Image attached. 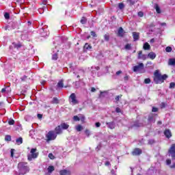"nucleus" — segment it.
<instances>
[{
  "instance_id": "f257e3e1",
  "label": "nucleus",
  "mask_w": 175,
  "mask_h": 175,
  "mask_svg": "<svg viewBox=\"0 0 175 175\" xmlns=\"http://www.w3.org/2000/svg\"><path fill=\"white\" fill-rule=\"evenodd\" d=\"M18 169L19 172V174H27L28 172H29V167L28 166V163L25 162H21L18 164Z\"/></svg>"
},
{
  "instance_id": "f03ea898",
  "label": "nucleus",
  "mask_w": 175,
  "mask_h": 175,
  "mask_svg": "<svg viewBox=\"0 0 175 175\" xmlns=\"http://www.w3.org/2000/svg\"><path fill=\"white\" fill-rule=\"evenodd\" d=\"M39 155L38 153L36 152V148H31L30 151V154L27 156L28 161H32L33 159H36L38 156Z\"/></svg>"
},
{
  "instance_id": "7ed1b4c3",
  "label": "nucleus",
  "mask_w": 175,
  "mask_h": 175,
  "mask_svg": "<svg viewBox=\"0 0 175 175\" xmlns=\"http://www.w3.org/2000/svg\"><path fill=\"white\" fill-rule=\"evenodd\" d=\"M154 81L156 84L162 83V75L158 70L154 72Z\"/></svg>"
},
{
  "instance_id": "20e7f679",
  "label": "nucleus",
  "mask_w": 175,
  "mask_h": 175,
  "mask_svg": "<svg viewBox=\"0 0 175 175\" xmlns=\"http://www.w3.org/2000/svg\"><path fill=\"white\" fill-rule=\"evenodd\" d=\"M46 142L55 140V139H57V134L55 133L54 131H51L46 134Z\"/></svg>"
},
{
  "instance_id": "39448f33",
  "label": "nucleus",
  "mask_w": 175,
  "mask_h": 175,
  "mask_svg": "<svg viewBox=\"0 0 175 175\" xmlns=\"http://www.w3.org/2000/svg\"><path fill=\"white\" fill-rule=\"evenodd\" d=\"M144 69V64L143 63H139L138 65L135 66L133 68V72H142Z\"/></svg>"
},
{
  "instance_id": "423d86ee",
  "label": "nucleus",
  "mask_w": 175,
  "mask_h": 175,
  "mask_svg": "<svg viewBox=\"0 0 175 175\" xmlns=\"http://www.w3.org/2000/svg\"><path fill=\"white\" fill-rule=\"evenodd\" d=\"M69 100L72 105H78L79 104V101L76 98V94L74 93L71 94V95L70 96Z\"/></svg>"
},
{
  "instance_id": "0eeeda50",
  "label": "nucleus",
  "mask_w": 175,
  "mask_h": 175,
  "mask_svg": "<svg viewBox=\"0 0 175 175\" xmlns=\"http://www.w3.org/2000/svg\"><path fill=\"white\" fill-rule=\"evenodd\" d=\"M169 155L172 157V159H175V144H172L169 150Z\"/></svg>"
},
{
  "instance_id": "6e6552de",
  "label": "nucleus",
  "mask_w": 175,
  "mask_h": 175,
  "mask_svg": "<svg viewBox=\"0 0 175 175\" xmlns=\"http://www.w3.org/2000/svg\"><path fill=\"white\" fill-rule=\"evenodd\" d=\"M107 128L109 129H116V122H107L106 123Z\"/></svg>"
},
{
  "instance_id": "1a4fd4ad",
  "label": "nucleus",
  "mask_w": 175,
  "mask_h": 175,
  "mask_svg": "<svg viewBox=\"0 0 175 175\" xmlns=\"http://www.w3.org/2000/svg\"><path fill=\"white\" fill-rule=\"evenodd\" d=\"M56 135H61V133H62V128L61 127V126H58L55 128V133Z\"/></svg>"
},
{
  "instance_id": "9d476101",
  "label": "nucleus",
  "mask_w": 175,
  "mask_h": 175,
  "mask_svg": "<svg viewBox=\"0 0 175 175\" xmlns=\"http://www.w3.org/2000/svg\"><path fill=\"white\" fill-rule=\"evenodd\" d=\"M164 135L167 139H170V137H172V132H170V130L166 129L164 131Z\"/></svg>"
},
{
  "instance_id": "9b49d317",
  "label": "nucleus",
  "mask_w": 175,
  "mask_h": 175,
  "mask_svg": "<svg viewBox=\"0 0 175 175\" xmlns=\"http://www.w3.org/2000/svg\"><path fill=\"white\" fill-rule=\"evenodd\" d=\"M60 175H70L71 173L69 170H63L59 172Z\"/></svg>"
},
{
  "instance_id": "f8f14e48",
  "label": "nucleus",
  "mask_w": 175,
  "mask_h": 175,
  "mask_svg": "<svg viewBox=\"0 0 175 175\" xmlns=\"http://www.w3.org/2000/svg\"><path fill=\"white\" fill-rule=\"evenodd\" d=\"M148 57L150 59H155V58L157 57V54H155V53L154 52H150L148 53Z\"/></svg>"
},
{
  "instance_id": "ddd939ff",
  "label": "nucleus",
  "mask_w": 175,
  "mask_h": 175,
  "mask_svg": "<svg viewBox=\"0 0 175 175\" xmlns=\"http://www.w3.org/2000/svg\"><path fill=\"white\" fill-rule=\"evenodd\" d=\"M132 154L133 155H140V154H142V150L139 148H135Z\"/></svg>"
},
{
  "instance_id": "4468645a",
  "label": "nucleus",
  "mask_w": 175,
  "mask_h": 175,
  "mask_svg": "<svg viewBox=\"0 0 175 175\" xmlns=\"http://www.w3.org/2000/svg\"><path fill=\"white\" fill-rule=\"evenodd\" d=\"M118 36L122 37L124 36V29L122 27H120L118 31Z\"/></svg>"
},
{
  "instance_id": "2eb2a0df",
  "label": "nucleus",
  "mask_w": 175,
  "mask_h": 175,
  "mask_svg": "<svg viewBox=\"0 0 175 175\" xmlns=\"http://www.w3.org/2000/svg\"><path fill=\"white\" fill-rule=\"evenodd\" d=\"M139 33H137V32H133V38L135 41L139 40Z\"/></svg>"
},
{
  "instance_id": "dca6fc26",
  "label": "nucleus",
  "mask_w": 175,
  "mask_h": 175,
  "mask_svg": "<svg viewBox=\"0 0 175 175\" xmlns=\"http://www.w3.org/2000/svg\"><path fill=\"white\" fill-rule=\"evenodd\" d=\"M143 49L144 50H150L151 49V46H150V44H148V42H146L144 44Z\"/></svg>"
},
{
  "instance_id": "f3484780",
  "label": "nucleus",
  "mask_w": 175,
  "mask_h": 175,
  "mask_svg": "<svg viewBox=\"0 0 175 175\" xmlns=\"http://www.w3.org/2000/svg\"><path fill=\"white\" fill-rule=\"evenodd\" d=\"M60 127L62 129H68V128H69V124L66 123H62Z\"/></svg>"
},
{
  "instance_id": "a211bd4d",
  "label": "nucleus",
  "mask_w": 175,
  "mask_h": 175,
  "mask_svg": "<svg viewBox=\"0 0 175 175\" xmlns=\"http://www.w3.org/2000/svg\"><path fill=\"white\" fill-rule=\"evenodd\" d=\"M168 65L171 66H174L175 65V59H170L168 61Z\"/></svg>"
},
{
  "instance_id": "6ab92c4d",
  "label": "nucleus",
  "mask_w": 175,
  "mask_h": 175,
  "mask_svg": "<svg viewBox=\"0 0 175 175\" xmlns=\"http://www.w3.org/2000/svg\"><path fill=\"white\" fill-rule=\"evenodd\" d=\"M47 170H48V173L51 174V173H53V172H54L55 170L54 166L53 165L49 166Z\"/></svg>"
},
{
  "instance_id": "aec40b11",
  "label": "nucleus",
  "mask_w": 175,
  "mask_h": 175,
  "mask_svg": "<svg viewBox=\"0 0 175 175\" xmlns=\"http://www.w3.org/2000/svg\"><path fill=\"white\" fill-rule=\"evenodd\" d=\"M75 129H76V131H77V132H81V131H83V126L79 124L75 126Z\"/></svg>"
},
{
  "instance_id": "412c9836",
  "label": "nucleus",
  "mask_w": 175,
  "mask_h": 175,
  "mask_svg": "<svg viewBox=\"0 0 175 175\" xmlns=\"http://www.w3.org/2000/svg\"><path fill=\"white\" fill-rule=\"evenodd\" d=\"M14 49H21V47H22V44L20 43L16 44L15 42L12 43Z\"/></svg>"
},
{
  "instance_id": "4be33fe9",
  "label": "nucleus",
  "mask_w": 175,
  "mask_h": 175,
  "mask_svg": "<svg viewBox=\"0 0 175 175\" xmlns=\"http://www.w3.org/2000/svg\"><path fill=\"white\" fill-rule=\"evenodd\" d=\"M16 142L18 146H20V144H23V137H19L16 139Z\"/></svg>"
},
{
  "instance_id": "5701e85b",
  "label": "nucleus",
  "mask_w": 175,
  "mask_h": 175,
  "mask_svg": "<svg viewBox=\"0 0 175 175\" xmlns=\"http://www.w3.org/2000/svg\"><path fill=\"white\" fill-rule=\"evenodd\" d=\"M92 49V46L90 45L88 43H86L84 46V50H91Z\"/></svg>"
},
{
  "instance_id": "b1692460",
  "label": "nucleus",
  "mask_w": 175,
  "mask_h": 175,
  "mask_svg": "<svg viewBox=\"0 0 175 175\" xmlns=\"http://www.w3.org/2000/svg\"><path fill=\"white\" fill-rule=\"evenodd\" d=\"M57 87L59 88H64V81H60L57 83Z\"/></svg>"
},
{
  "instance_id": "393cba45",
  "label": "nucleus",
  "mask_w": 175,
  "mask_h": 175,
  "mask_svg": "<svg viewBox=\"0 0 175 175\" xmlns=\"http://www.w3.org/2000/svg\"><path fill=\"white\" fill-rule=\"evenodd\" d=\"M9 92H10V91L8 90V88H5L1 90V94H5V93L9 94Z\"/></svg>"
},
{
  "instance_id": "a878e982",
  "label": "nucleus",
  "mask_w": 175,
  "mask_h": 175,
  "mask_svg": "<svg viewBox=\"0 0 175 175\" xmlns=\"http://www.w3.org/2000/svg\"><path fill=\"white\" fill-rule=\"evenodd\" d=\"M148 121L150 122H155V119H154V116L152 115L148 117Z\"/></svg>"
},
{
  "instance_id": "bb28decb",
  "label": "nucleus",
  "mask_w": 175,
  "mask_h": 175,
  "mask_svg": "<svg viewBox=\"0 0 175 175\" xmlns=\"http://www.w3.org/2000/svg\"><path fill=\"white\" fill-rule=\"evenodd\" d=\"M104 39L105 40H106V42H109L110 39V36L109 35V33H106L105 35H104Z\"/></svg>"
},
{
  "instance_id": "cd10ccee",
  "label": "nucleus",
  "mask_w": 175,
  "mask_h": 175,
  "mask_svg": "<svg viewBox=\"0 0 175 175\" xmlns=\"http://www.w3.org/2000/svg\"><path fill=\"white\" fill-rule=\"evenodd\" d=\"M52 103L57 105V104L59 103V101L58 100V98L54 97L52 100Z\"/></svg>"
},
{
  "instance_id": "c85d7f7f",
  "label": "nucleus",
  "mask_w": 175,
  "mask_h": 175,
  "mask_svg": "<svg viewBox=\"0 0 175 175\" xmlns=\"http://www.w3.org/2000/svg\"><path fill=\"white\" fill-rule=\"evenodd\" d=\"M52 59L57 61V59H58V53L53 54L52 56Z\"/></svg>"
},
{
  "instance_id": "c756f323",
  "label": "nucleus",
  "mask_w": 175,
  "mask_h": 175,
  "mask_svg": "<svg viewBox=\"0 0 175 175\" xmlns=\"http://www.w3.org/2000/svg\"><path fill=\"white\" fill-rule=\"evenodd\" d=\"M5 140L6 142H11L12 141V137L10 135H5Z\"/></svg>"
},
{
  "instance_id": "7c9ffc66",
  "label": "nucleus",
  "mask_w": 175,
  "mask_h": 175,
  "mask_svg": "<svg viewBox=\"0 0 175 175\" xmlns=\"http://www.w3.org/2000/svg\"><path fill=\"white\" fill-rule=\"evenodd\" d=\"M127 3H129L131 6L135 5V0H127Z\"/></svg>"
},
{
  "instance_id": "2f4dec72",
  "label": "nucleus",
  "mask_w": 175,
  "mask_h": 175,
  "mask_svg": "<svg viewBox=\"0 0 175 175\" xmlns=\"http://www.w3.org/2000/svg\"><path fill=\"white\" fill-rule=\"evenodd\" d=\"M167 79V75H161V83H163L164 80H166Z\"/></svg>"
},
{
  "instance_id": "473e14b6",
  "label": "nucleus",
  "mask_w": 175,
  "mask_h": 175,
  "mask_svg": "<svg viewBox=\"0 0 175 175\" xmlns=\"http://www.w3.org/2000/svg\"><path fill=\"white\" fill-rule=\"evenodd\" d=\"M81 24H85L87 23V18L85 17H83L81 19Z\"/></svg>"
},
{
  "instance_id": "72a5a7b5",
  "label": "nucleus",
  "mask_w": 175,
  "mask_h": 175,
  "mask_svg": "<svg viewBox=\"0 0 175 175\" xmlns=\"http://www.w3.org/2000/svg\"><path fill=\"white\" fill-rule=\"evenodd\" d=\"M142 54H143V51H139L138 52V59H143V57H142L143 55H142Z\"/></svg>"
},
{
  "instance_id": "f704fd0d",
  "label": "nucleus",
  "mask_w": 175,
  "mask_h": 175,
  "mask_svg": "<svg viewBox=\"0 0 175 175\" xmlns=\"http://www.w3.org/2000/svg\"><path fill=\"white\" fill-rule=\"evenodd\" d=\"M144 83L145 84H150L151 83V79H150L149 78L145 79Z\"/></svg>"
},
{
  "instance_id": "c9c22d12",
  "label": "nucleus",
  "mask_w": 175,
  "mask_h": 175,
  "mask_svg": "<svg viewBox=\"0 0 175 175\" xmlns=\"http://www.w3.org/2000/svg\"><path fill=\"white\" fill-rule=\"evenodd\" d=\"M165 51H166L167 53H170V51H172V47H170V46H167V47L165 48Z\"/></svg>"
},
{
  "instance_id": "e433bc0d",
  "label": "nucleus",
  "mask_w": 175,
  "mask_h": 175,
  "mask_svg": "<svg viewBox=\"0 0 175 175\" xmlns=\"http://www.w3.org/2000/svg\"><path fill=\"white\" fill-rule=\"evenodd\" d=\"M73 120H74V121H80V118L77 116H75L73 117Z\"/></svg>"
},
{
  "instance_id": "4c0bfd02",
  "label": "nucleus",
  "mask_w": 175,
  "mask_h": 175,
  "mask_svg": "<svg viewBox=\"0 0 175 175\" xmlns=\"http://www.w3.org/2000/svg\"><path fill=\"white\" fill-rule=\"evenodd\" d=\"M118 8H119V9H124V3H120L118 4Z\"/></svg>"
},
{
  "instance_id": "58836bf2",
  "label": "nucleus",
  "mask_w": 175,
  "mask_h": 175,
  "mask_svg": "<svg viewBox=\"0 0 175 175\" xmlns=\"http://www.w3.org/2000/svg\"><path fill=\"white\" fill-rule=\"evenodd\" d=\"M134 126H143V124H142V123H139V122H136L134 124Z\"/></svg>"
},
{
  "instance_id": "ea45409f",
  "label": "nucleus",
  "mask_w": 175,
  "mask_h": 175,
  "mask_svg": "<svg viewBox=\"0 0 175 175\" xmlns=\"http://www.w3.org/2000/svg\"><path fill=\"white\" fill-rule=\"evenodd\" d=\"M85 133L88 137H90V135H91V133L89 131V130H85Z\"/></svg>"
},
{
  "instance_id": "a19ab883",
  "label": "nucleus",
  "mask_w": 175,
  "mask_h": 175,
  "mask_svg": "<svg viewBox=\"0 0 175 175\" xmlns=\"http://www.w3.org/2000/svg\"><path fill=\"white\" fill-rule=\"evenodd\" d=\"M126 50H131V44H127L125 46Z\"/></svg>"
},
{
  "instance_id": "79ce46f5",
  "label": "nucleus",
  "mask_w": 175,
  "mask_h": 175,
  "mask_svg": "<svg viewBox=\"0 0 175 175\" xmlns=\"http://www.w3.org/2000/svg\"><path fill=\"white\" fill-rule=\"evenodd\" d=\"M9 125H14V120H10L8 121Z\"/></svg>"
},
{
  "instance_id": "37998d69",
  "label": "nucleus",
  "mask_w": 175,
  "mask_h": 175,
  "mask_svg": "<svg viewBox=\"0 0 175 175\" xmlns=\"http://www.w3.org/2000/svg\"><path fill=\"white\" fill-rule=\"evenodd\" d=\"M4 17H5V18H6V20H8V19L10 18V16L9 15V13H7V12H6V13L4 14Z\"/></svg>"
},
{
  "instance_id": "c03bdc74",
  "label": "nucleus",
  "mask_w": 175,
  "mask_h": 175,
  "mask_svg": "<svg viewBox=\"0 0 175 175\" xmlns=\"http://www.w3.org/2000/svg\"><path fill=\"white\" fill-rule=\"evenodd\" d=\"M156 12L157 13H161V9H159V7L158 5H156Z\"/></svg>"
},
{
  "instance_id": "a18cd8bd",
  "label": "nucleus",
  "mask_w": 175,
  "mask_h": 175,
  "mask_svg": "<svg viewBox=\"0 0 175 175\" xmlns=\"http://www.w3.org/2000/svg\"><path fill=\"white\" fill-rule=\"evenodd\" d=\"M174 87H175V83H174V82L170 83V88H174Z\"/></svg>"
},
{
  "instance_id": "49530a36",
  "label": "nucleus",
  "mask_w": 175,
  "mask_h": 175,
  "mask_svg": "<svg viewBox=\"0 0 175 175\" xmlns=\"http://www.w3.org/2000/svg\"><path fill=\"white\" fill-rule=\"evenodd\" d=\"M49 158H50V159H54V154H53L52 153H49Z\"/></svg>"
},
{
  "instance_id": "de8ad7c7",
  "label": "nucleus",
  "mask_w": 175,
  "mask_h": 175,
  "mask_svg": "<svg viewBox=\"0 0 175 175\" xmlns=\"http://www.w3.org/2000/svg\"><path fill=\"white\" fill-rule=\"evenodd\" d=\"M121 96H122V95H120V96H117L115 98L116 102H118V100H120V98H121Z\"/></svg>"
},
{
  "instance_id": "09e8293b",
  "label": "nucleus",
  "mask_w": 175,
  "mask_h": 175,
  "mask_svg": "<svg viewBox=\"0 0 175 175\" xmlns=\"http://www.w3.org/2000/svg\"><path fill=\"white\" fill-rule=\"evenodd\" d=\"M138 16L139 17H143L144 16V14L143 13V12H138Z\"/></svg>"
},
{
  "instance_id": "8fccbe9b",
  "label": "nucleus",
  "mask_w": 175,
  "mask_h": 175,
  "mask_svg": "<svg viewBox=\"0 0 175 175\" xmlns=\"http://www.w3.org/2000/svg\"><path fill=\"white\" fill-rule=\"evenodd\" d=\"M11 157L13 158L14 155V149H11Z\"/></svg>"
},
{
  "instance_id": "3c124183",
  "label": "nucleus",
  "mask_w": 175,
  "mask_h": 175,
  "mask_svg": "<svg viewBox=\"0 0 175 175\" xmlns=\"http://www.w3.org/2000/svg\"><path fill=\"white\" fill-rule=\"evenodd\" d=\"M152 111L153 113H157V111H158V108L157 107H153L152 109Z\"/></svg>"
},
{
  "instance_id": "603ef678",
  "label": "nucleus",
  "mask_w": 175,
  "mask_h": 175,
  "mask_svg": "<svg viewBox=\"0 0 175 175\" xmlns=\"http://www.w3.org/2000/svg\"><path fill=\"white\" fill-rule=\"evenodd\" d=\"M91 35L93 36V38H96V33L95 31H91Z\"/></svg>"
},
{
  "instance_id": "864d4df0",
  "label": "nucleus",
  "mask_w": 175,
  "mask_h": 175,
  "mask_svg": "<svg viewBox=\"0 0 175 175\" xmlns=\"http://www.w3.org/2000/svg\"><path fill=\"white\" fill-rule=\"evenodd\" d=\"M166 163H167V165H170V163H172V160H170V159H167V160H166Z\"/></svg>"
},
{
  "instance_id": "5fc2aeb1",
  "label": "nucleus",
  "mask_w": 175,
  "mask_h": 175,
  "mask_svg": "<svg viewBox=\"0 0 175 175\" xmlns=\"http://www.w3.org/2000/svg\"><path fill=\"white\" fill-rule=\"evenodd\" d=\"M116 113H121V109H120L119 107H117L116 109Z\"/></svg>"
},
{
  "instance_id": "6e6d98bb",
  "label": "nucleus",
  "mask_w": 175,
  "mask_h": 175,
  "mask_svg": "<svg viewBox=\"0 0 175 175\" xmlns=\"http://www.w3.org/2000/svg\"><path fill=\"white\" fill-rule=\"evenodd\" d=\"M96 128H99L100 126V122H96Z\"/></svg>"
},
{
  "instance_id": "4d7b16f0",
  "label": "nucleus",
  "mask_w": 175,
  "mask_h": 175,
  "mask_svg": "<svg viewBox=\"0 0 175 175\" xmlns=\"http://www.w3.org/2000/svg\"><path fill=\"white\" fill-rule=\"evenodd\" d=\"M105 166H110V162L109 161H106L105 162Z\"/></svg>"
},
{
  "instance_id": "13d9d810",
  "label": "nucleus",
  "mask_w": 175,
  "mask_h": 175,
  "mask_svg": "<svg viewBox=\"0 0 175 175\" xmlns=\"http://www.w3.org/2000/svg\"><path fill=\"white\" fill-rule=\"evenodd\" d=\"M49 33H48L46 34H44L43 33H42V36H43V37L49 36Z\"/></svg>"
},
{
  "instance_id": "bf43d9fd",
  "label": "nucleus",
  "mask_w": 175,
  "mask_h": 175,
  "mask_svg": "<svg viewBox=\"0 0 175 175\" xmlns=\"http://www.w3.org/2000/svg\"><path fill=\"white\" fill-rule=\"evenodd\" d=\"M95 91H96V89H95V88H92L91 92H95Z\"/></svg>"
},
{
  "instance_id": "052dcab7",
  "label": "nucleus",
  "mask_w": 175,
  "mask_h": 175,
  "mask_svg": "<svg viewBox=\"0 0 175 175\" xmlns=\"http://www.w3.org/2000/svg\"><path fill=\"white\" fill-rule=\"evenodd\" d=\"M121 73H122V71H121V70L116 72V75H121Z\"/></svg>"
},
{
  "instance_id": "680f3d73",
  "label": "nucleus",
  "mask_w": 175,
  "mask_h": 175,
  "mask_svg": "<svg viewBox=\"0 0 175 175\" xmlns=\"http://www.w3.org/2000/svg\"><path fill=\"white\" fill-rule=\"evenodd\" d=\"M157 125H162V121H161V120L158 121Z\"/></svg>"
},
{
  "instance_id": "e2e57ef3",
  "label": "nucleus",
  "mask_w": 175,
  "mask_h": 175,
  "mask_svg": "<svg viewBox=\"0 0 175 175\" xmlns=\"http://www.w3.org/2000/svg\"><path fill=\"white\" fill-rule=\"evenodd\" d=\"M170 167L172 169L175 168V163L174 164H172V165H170Z\"/></svg>"
},
{
  "instance_id": "0e129e2a",
  "label": "nucleus",
  "mask_w": 175,
  "mask_h": 175,
  "mask_svg": "<svg viewBox=\"0 0 175 175\" xmlns=\"http://www.w3.org/2000/svg\"><path fill=\"white\" fill-rule=\"evenodd\" d=\"M81 121H83L84 120H85V117L84 116H82V117L81 118Z\"/></svg>"
},
{
  "instance_id": "69168bd1",
  "label": "nucleus",
  "mask_w": 175,
  "mask_h": 175,
  "mask_svg": "<svg viewBox=\"0 0 175 175\" xmlns=\"http://www.w3.org/2000/svg\"><path fill=\"white\" fill-rule=\"evenodd\" d=\"M154 42H155V40L154 38L150 40V43H154Z\"/></svg>"
},
{
  "instance_id": "338daca9",
  "label": "nucleus",
  "mask_w": 175,
  "mask_h": 175,
  "mask_svg": "<svg viewBox=\"0 0 175 175\" xmlns=\"http://www.w3.org/2000/svg\"><path fill=\"white\" fill-rule=\"evenodd\" d=\"M42 114H38V118H42Z\"/></svg>"
},
{
  "instance_id": "774afa93",
  "label": "nucleus",
  "mask_w": 175,
  "mask_h": 175,
  "mask_svg": "<svg viewBox=\"0 0 175 175\" xmlns=\"http://www.w3.org/2000/svg\"><path fill=\"white\" fill-rule=\"evenodd\" d=\"M128 79H129L128 76L124 77V80H128Z\"/></svg>"
}]
</instances>
